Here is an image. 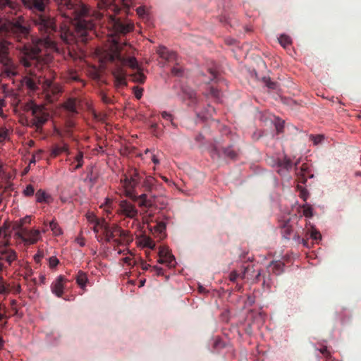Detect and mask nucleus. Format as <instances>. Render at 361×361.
I'll return each instance as SVG.
<instances>
[{
	"label": "nucleus",
	"mask_w": 361,
	"mask_h": 361,
	"mask_svg": "<svg viewBox=\"0 0 361 361\" xmlns=\"http://www.w3.org/2000/svg\"><path fill=\"white\" fill-rule=\"evenodd\" d=\"M320 353L324 355L325 357H331V353L328 350L326 347H323L319 350Z\"/></svg>",
	"instance_id": "obj_56"
},
{
	"label": "nucleus",
	"mask_w": 361,
	"mask_h": 361,
	"mask_svg": "<svg viewBox=\"0 0 361 361\" xmlns=\"http://www.w3.org/2000/svg\"><path fill=\"white\" fill-rule=\"evenodd\" d=\"M277 166L281 169L288 171L293 167V164L290 159L285 156L283 159L278 160Z\"/></svg>",
	"instance_id": "obj_24"
},
{
	"label": "nucleus",
	"mask_w": 361,
	"mask_h": 361,
	"mask_svg": "<svg viewBox=\"0 0 361 361\" xmlns=\"http://www.w3.org/2000/svg\"><path fill=\"white\" fill-rule=\"evenodd\" d=\"M61 77L66 82H68L80 80L77 72L73 69H69V70L62 73Z\"/></svg>",
	"instance_id": "obj_20"
},
{
	"label": "nucleus",
	"mask_w": 361,
	"mask_h": 361,
	"mask_svg": "<svg viewBox=\"0 0 361 361\" xmlns=\"http://www.w3.org/2000/svg\"><path fill=\"white\" fill-rule=\"evenodd\" d=\"M103 221H104V219L99 220V219H96L95 225L93 228V231L96 234H97L99 233V229L101 228V224Z\"/></svg>",
	"instance_id": "obj_51"
},
{
	"label": "nucleus",
	"mask_w": 361,
	"mask_h": 361,
	"mask_svg": "<svg viewBox=\"0 0 361 361\" xmlns=\"http://www.w3.org/2000/svg\"><path fill=\"white\" fill-rule=\"evenodd\" d=\"M43 87L48 94H51L55 96L62 91L61 86L54 82L47 73H44L43 76Z\"/></svg>",
	"instance_id": "obj_12"
},
{
	"label": "nucleus",
	"mask_w": 361,
	"mask_h": 361,
	"mask_svg": "<svg viewBox=\"0 0 361 361\" xmlns=\"http://www.w3.org/2000/svg\"><path fill=\"white\" fill-rule=\"evenodd\" d=\"M139 264L141 269L144 271L148 270V269L151 267L149 264H147L142 259H140L139 262H137L135 260H133V266Z\"/></svg>",
	"instance_id": "obj_40"
},
{
	"label": "nucleus",
	"mask_w": 361,
	"mask_h": 361,
	"mask_svg": "<svg viewBox=\"0 0 361 361\" xmlns=\"http://www.w3.org/2000/svg\"><path fill=\"white\" fill-rule=\"evenodd\" d=\"M51 0H22L25 8L36 14L43 13Z\"/></svg>",
	"instance_id": "obj_10"
},
{
	"label": "nucleus",
	"mask_w": 361,
	"mask_h": 361,
	"mask_svg": "<svg viewBox=\"0 0 361 361\" xmlns=\"http://www.w3.org/2000/svg\"><path fill=\"white\" fill-rule=\"evenodd\" d=\"M297 188L300 191L299 197L302 198L304 201H307L309 196L307 190L300 185H298Z\"/></svg>",
	"instance_id": "obj_34"
},
{
	"label": "nucleus",
	"mask_w": 361,
	"mask_h": 361,
	"mask_svg": "<svg viewBox=\"0 0 361 361\" xmlns=\"http://www.w3.org/2000/svg\"><path fill=\"white\" fill-rule=\"evenodd\" d=\"M153 178L152 177L148 178L145 182H144V187L146 188V190L150 191L152 186L153 185Z\"/></svg>",
	"instance_id": "obj_46"
},
{
	"label": "nucleus",
	"mask_w": 361,
	"mask_h": 361,
	"mask_svg": "<svg viewBox=\"0 0 361 361\" xmlns=\"http://www.w3.org/2000/svg\"><path fill=\"white\" fill-rule=\"evenodd\" d=\"M209 71L212 76V78L211 80H214L216 78L217 72L214 69H209Z\"/></svg>",
	"instance_id": "obj_64"
},
{
	"label": "nucleus",
	"mask_w": 361,
	"mask_h": 361,
	"mask_svg": "<svg viewBox=\"0 0 361 361\" xmlns=\"http://www.w3.org/2000/svg\"><path fill=\"white\" fill-rule=\"evenodd\" d=\"M166 223L163 221H159L157 222V225L154 227V230L156 232L159 233L161 235H162L164 233V231L166 230ZM162 236H160L161 238Z\"/></svg>",
	"instance_id": "obj_32"
},
{
	"label": "nucleus",
	"mask_w": 361,
	"mask_h": 361,
	"mask_svg": "<svg viewBox=\"0 0 361 361\" xmlns=\"http://www.w3.org/2000/svg\"><path fill=\"white\" fill-rule=\"evenodd\" d=\"M159 264H164L169 267H173L176 264L174 256L165 247H161L159 251Z\"/></svg>",
	"instance_id": "obj_13"
},
{
	"label": "nucleus",
	"mask_w": 361,
	"mask_h": 361,
	"mask_svg": "<svg viewBox=\"0 0 361 361\" xmlns=\"http://www.w3.org/2000/svg\"><path fill=\"white\" fill-rule=\"evenodd\" d=\"M35 193V188L32 185H27L25 189L23 190V194L25 196L31 197Z\"/></svg>",
	"instance_id": "obj_37"
},
{
	"label": "nucleus",
	"mask_w": 361,
	"mask_h": 361,
	"mask_svg": "<svg viewBox=\"0 0 361 361\" xmlns=\"http://www.w3.org/2000/svg\"><path fill=\"white\" fill-rule=\"evenodd\" d=\"M63 152H66L68 154H70L68 150V145L67 144L63 143V145H55L51 149L50 156L54 158Z\"/></svg>",
	"instance_id": "obj_19"
},
{
	"label": "nucleus",
	"mask_w": 361,
	"mask_h": 361,
	"mask_svg": "<svg viewBox=\"0 0 361 361\" xmlns=\"http://www.w3.org/2000/svg\"><path fill=\"white\" fill-rule=\"evenodd\" d=\"M108 14L106 15V23L107 28L112 32L113 51L110 54V60L116 63V69L113 72L114 77L117 85L126 86V73L123 69L117 59L112 60L111 57L116 51V45L121 44L123 47V53H125L126 48L131 50V46L126 42H122L116 38L119 35H126L134 29L133 23L127 18L117 16L120 14L121 8L117 4H110L107 8Z\"/></svg>",
	"instance_id": "obj_2"
},
{
	"label": "nucleus",
	"mask_w": 361,
	"mask_h": 361,
	"mask_svg": "<svg viewBox=\"0 0 361 361\" xmlns=\"http://www.w3.org/2000/svg\"><path fill=\"white\" fill-rule=\"evenodd\" d=\"M303 215L306 217H312L313 215V209L311 205L305 204L302 206Z\"/></svg>",
	"instance_id": "obj_30"
},
{
	"label": "nucleus",
	"mask_w": 361,
	"mask_h": 361,
	"mask_svg": "<svg viewBox=\"0 0 361 361\" xmlns=\"http://www.w3.org/2000/svg\"><path fill=\"white\" fill-rule=\"evenodd\" d=\"M209 94L214 97V98L217 99H220V96H221V92L219 91L218 89L214 87H210L209 88Z\"/></svg>",
	"instance_id": "obj_42"
},
{
	"label": "nucleus",
	"mask_w": 361,
	"mask_h": 361,
	"mask_svg": "<svg viewBox=\"0 0 361 361\" xmlns=\"http://www.w3.org/2000/svg\"><path fill=\"white\" fill-rule=\"evenodd\" d=\"M144 245L145 247H147L150 249H154L156 246V244L154 240H152L151 238H147L145 240Z\"/></svg>",
	"instance_id": "obj_45"
},
{
	"label": "nucleus",
	"mask_w": 361,
	"mask_h": 361,
	"mask_svg": "<svg viewBox=\"0 0 361 361\" xmlns=\"http://www.w3.org/2000/svg\"><path fill=\"white\" fill-rule=\"evenodd\" d=\"M10 292L8 286L3 281L0 282V295H7Z\"/></svg>",
	"instance_id": "obj_39"
},
{
	"label": "nucleus",
	"mask_w": 361,
	"mask_h": 361,
	"mask_svg": "<svg viewBox=\"0 0 361 361\" xmlns=\"http://www.w3.org/2000/svg\"><path fill=\"white\" fill-rule=\"evenodd\" d=\"M43 257V254L41 252H38L35 255V260L37 262H39L41 259V258Z\"/></svg>",
	"instance_id": "obj_61"
},
{
	"label": "nucleus",
	"mask_w": 361,
	"mask_h": 361,
	"mask_svg": "<svg viewBox=\"0 0 361 361\" xmlns=\"http://www.w3.org/2000/svg\"><path fill=\"white\" fill-rule=\"evenodd\" d=\"M185 97L190 101L189 104H195L197 101L196 93L193 90H188L184 92Z\"/></svg>",
	"instance_id": "obj_31"
},
{
	"label": "nucleus",
	"mask_w": 361,
	"mask_h": 361,
	"mask_svg": "<svg viewBox=\"0 0 361 361\" xmlns=\"http://www.w3.org/2000/svg\"><path fill=\"white\" fill-rule=\"evenodd\" d=\"M283 264L276 262L272 265V270L276 274H280L283 272Z\"/></svg>",
	"instance_id": "obj_35"
},
{
	"label": "nucleus",
	"mask_w": 361,
	"mask_h": 361,
	"mask_svg": "<svg viewBox=\"0 0 361 361\" xmlns=\"http://www.w3.org/2000/svg\"><path fill=\"white\" fill-rule=\"evenodd\" d=\"M133 90H134L135 97L137 99H140L142 96L143 89L138 87H134Z\"/></svg>",
	"instance_id": "obj_47"
},
{
	"label": "nucleus",
	"mask_w": 361,
	"mask_h": 361,
	"mask_svg": "<svg viewBox=\"0 0 361 361\" xmlns=\"http://www.w3.org/2000/svg\"><path fill=\"white\" fill-rule=\"evenodd\" d=\"M118 1L122 2L123 8L126 9V13H127L128 10L133 6V2L131 0H118Z\"/></svg>",
	"instance_id": "obj_41"
},
{
	"label": "nucleus",
	"mask_w": 361,
	"mask_h": 361,
	"mask_svg": "<svg viewBox=\"0 0 361 361\" xmlns=\"http://www.w3.org/2000/svg\"><path fill=\"white\" fill-rule=\"evenodd\" d=\"M56 1L58 11L66 22L58 31L53 17L44 13L36 14L33 17V23L42 35L36 41L30 37L29 28L23 16L7 23L0 18V33L12 35V38L18 43L16 49L21 54L31 57V61L26 59L23 61L25 66L37 62L35 57L39 55L43 47L56 49V37L70 45L77 42L78 37H80L82 41H86L87 31L94 27V20L105 23L107 8L110 4H116L115 0H99V11H94L80 0Z\"/></svg>",
	"instance_id": "obj_1"
},
{
	"label": "nucleus",
	"mask_w": 361,
	"mask_h": 361,
	"mask_svg": "<svg viewBox=\"0 0 361 361\" xmlns=\"http://www.w3.org/2000/svg\"><path fill=\"white\" fill-rule=\"evenodd\" d=\"M211 153H212V157L213 158L214 157V156H216V157H217V158H219V157H220V156H221V155H220V150H219L218 148H216V147H214V148L212 150Z\"/></svg>",
	"instance_id": "obj_58"
},
{
	"label": "nucleus",
	"mask_w": 361,
	"mask_h": 361,
	"mask_svg": "<svg viewBox=\"0 0 361 361\" xmlns=\"http://www.w3.org/2000/svg\"><path fill=\"white\" fill-rule=\"evenodd\" d=\"M239 274L235 271H233L229 274V279L230 281L234 282L235 280L239 277Z\"/></svg>",
	"instance_id": "obj_55"
},
{
	"label": "nucleus",
	"mask_w": 361,
	"mask_h": 361,
	"mask_svg": "<svg viewBox=\"0 0 361 361\" xmlns=\"http://www.w3.org/2000/svg\"><path fill=\"white\" fill-rule=\"evenodd\" d=\"M157 52L161 59L167 61H173L176 59V53L169 51L164 46L159 47Z\"/></svg>",
	"instance_id": "obj_16"
},
{
	"label": "nucleus",
	"mask_w": 361,
	"mask_h": 361,
	"mask_svg": "<svg viewBox=\"0 0 361 361\" xmlns=\"http://www.w3.org/2000/svg\"><path fill=\"white\" fill-rule=\"evenodd\" d=\"M310 236L312 239H313L315 241H318L322 239V235L319 231H317L316 229H312L310 232Z\"/></svg>",
	"instance_id": "obj_36"
},
{
	"label": "nucleus",
	"mask_w": 361,
	"mask_h": 361,
	"mask_svg": "<svg viewBox=\"0 0 361 361\" xmlns=\"http://www.w3.org/2000/svg\"><path fill=\"white\" fill-rule=\"evenodd\" d=\"M8 135V130L5 127H1L0 128V142H2L4 140H5Z\"/></svg>",
	"instance_id": "obj_38"
},
{
	"label": "nucleus",
	"mask_w": 361,
	"mask_h": 361,
	"mask_svg": "<svg viewBox=\"0 0 361 361\" xmlns=\"http://www.w3.org/2000/svg\"><path fill=\"white\" fill-rule=\"evenodd\" d=\"M136 11L139 16H142L145 13V7L140 6V7L137 8Z\"/></svg>",
	"instance_id": "obj_60"
},
{
	"label": "nucleus",
	"mask_w": 361,
	"mask_h": 361,
	"mask_svg": "<svg viewBox=\"0 0 361 361\" xmlns=\"http://www.w3.org/2000/svg\"><path fill=\"white\" fill-rule=\"evenodd\" d=\"M281 234L286 239H290L293 233V226L290 223V220H285L281 223Z\"/></svg>",
	"instance_id": "obj_17"
},
{
	"label": "nucleus",
	"mask_w": 361,
	"mask_h": 361,
	"mask_svg": "<svg viewBox=\"0 0 361 361\" xmlns=\"http://www.w3.org/2000/svg\"><path fill=\"white\" fill-rule=\"evenodd\" d=\"M35 197L39 203H49L53 200L51 196L42 189L37 191Z\"/></svg>",
	"instance_id": "obj_21"
},
{
	"label": "nucleus",
	"mask_w": 361,
	"mask_h": 361,
	"mask_svg": "<svg viewBox=\"0 0 361 361\" xmlns=\"http://www.w3.org/2000/svg\"><path fill=\"white\" fill-rule=\"evenodd\" d=\"M101 99H102V101L104 104H111L112 102L111 99L107 94H106L105 93H102L101 94Z\"/></svg>",
	"instance_id": "obj_52"
},
{
	"label": "nucleus",
	"mask_w": 361,
	"mask_h": 361,
	"mask_svg": "<svg viewBox=\"0 0 361 361\" xmlns=\"http://www.w3.org/2000/svg\"><path fill=\"white\" fill-rule=\"evenodd\" d=\"M31 216H26L23 219H20L18 221H16L13 224V230L16 231L26 229V225L30 224L31 223Z\"/></svg>",
	"instance_id": "obj_18"
},
{
	"label": "nucleus",
	"mask_w": 361,
	"mask_h": 361,
	"mask_svg": "<svg viewBox=\"0 0 361 361\" xmlns=\"http://www.w3.org/2000/svg\"><path fill=\"white\" fill-rule=\"evenodd\" d=\"M87 281L88 279L86 274L82 271H79L76 276V282L78 284V286L80 288H83L85 286Z\"/></svg>",
	"instance_id": "obj_26"
},
{
	"label": "nucleus",
	"mask_w": 361,
	"mask_h": 361,
	"mask_svg": "<svg viewBox=\"0 0 361 361\" xmlns=\"http://www.w3.org/2000/svg\"><path fill=\"white\" fill-rule=\"evenodd\" d=\"M279 42L284 48L289 46L292 42L290 37L286 35H281L279 38Z\"/></svg>",
	"instance_id": "obj_29"
},
{
	"label": "nucleus",
	"mask_w": 361,
	"mask_h": 361,
	"mask_svg": "<svg viewBox=\"0 0 361 361\" xmlns=\"http://www.w3.org/2000/svg\"><path fill=\"white\" fill-rule=\"evenodd\" d=\"M15 235L20 239L25 245L35 244L41 239L40 231L38 229H24L16 231Z\"/></svg>",
	"instance_id": "obj_9"
},
{
	"label": "nucleus",
	"mask_w": 361,
	"mask_h": 361,
	"mask_svg": "<svg viewBox=\"0 0 361 361\" xmlns=\"http://www.w3.org/2000/svg\"><path fill=\"white\" fill-rule=\"evenodd\" d=\"M123 261L125 263L128 264L129 266H131V265H133V259L129 257H126L123 259Z\"/></svg>",
	"instance_id": "obj_63"
},
{
	"label": "nucleus",
	"mask_w": 361,
	"mask_h": 361,
	"mask_svg": "<svg viewBox=\"0 0 361 361\" xmlns=\"http://www.w3.org/2000/svg\"><path fill=\"white\" fill-rule=\"evenodd\" d=\"M157 128H158V125L156 123H153L150 126L151 130L153 131L154 135L156 136H158V133L157 132Z\"/></svg>",
	"instance_id": "obj_59"
},
{
	"label": "nucleus",
	"mask_w": 361,
	"mask_h": 361,
	"mask_svg": "<svg viewBox=\"0 0 361 361\" xmlns=\"http://www.w3.org/2000/svg\"><path fill=\"white\" fill-rule=\"evenodd\" d=\"M140 180V176L135 168L130 169L127 173L123 175L121 181L125 188L126 196L133 202H138V205L141 208L151 209L157 207V197L154 195H149L144 193L136 195L133 194V190L137 186Z\"/></svg>",
	"instance_id": "obj_3"
},
{
	"label": "nucleus",
	"mask_w": 361,
	"mask_h": 361,
	"mask_svg": "<svg viewBox=\"0 0 361 361\" xmlns=\"http://www.w3.org/2000/svg\"><path fill=\"white\" fill-rule=\"evenodd\" d=\"M152 271H154L157 276L164 275V270L161 267L154 266L152 267Z\"/></svg>",
	"instance_id": "obj_54"
},
{
	"label": "nucleus",
	"mask_w": 361,
	"mask_h": 361,
	"mask_svg": "<svg viewBox=\"0 0 361 361\" xmlns=\"http://www.w3.org/2000/svg\"><path fill=\"white\" fill-rule=\"evenodd\" d=\"M133 52V49L131 47V50L126 48L125 53H123V47L121 44L116 45V51L112 56V60L117 59L121 65L126 66L135 71L129 75L130 78L134 82L142 84L146 80V76L142 73V69L138 65V63L135 56H130Z\"/></svg>",
	"instance_id": "obj_4"
},
{
	"label": "nucleus",
	"mask_w": 361,
	"mask_h": 361,
	"mask_svg": "<svg viewBox=\"0 0 361 361\" xmlns=\"http://www.w3.org/2000/svg\"><path fill=\"white\" fill-rule=\"evenodd\" d=\"M49 263L50 268H54L59 264V261L56 257H51L49 259Z\"/></svg>",
	"instance_id": "obj_49"
},
{
	"label": "nucleus",
	"mask_w": 361,
	"mask_h": 361,
	"mask_svg": "<svg viewBox=\"0 0 361 361\" xmlns=\"http://www.w3.org/2000/svg\"><path fill=\"white\" fill-rule=\"evenodd\" d=\"M221 151L226 158L230 159L235 160L238 157V153L231 146L222 147Z\"/></svg>",
	"instance_id": "obj_23"
},
{
	"label": "nucleus",
	"mask_w": 361,
	"mask_h": 361,
	"mask_svg": "<svg viewBox=\"0 0 361 361\" xmlns=\"http://www.w3.org/2000/svg\"><path fill=\"white\" fill-rule=\"evenodd\" d=\"M101 229L103 231L106 243L112 242L114 247L121 245V240L118 238H115L118 236V234L122 233L121 227L116 224L109 226L105 221H103L101 224Z\"/></svg>",
	"instance_id": "obj_8"
},
{
	"label": "nucleus",
	"mask_w": 361,
	"mask_h": 361,
	"mask_svg": "<svg viewBox=\"0 0 361 361\" xmlns=\"http://www.w3.org/2000/svg\"><path fill=\"white\" fill-rule=\"evenodd\" d=\"M17 258L16 252L11 249H6L1 251V255L0 256V263L4 266V262H6L8 265H11Z\"/></svg>",
	"instance_id": "obj_15"
},
{
	"label": "nucleus",
	"mask_w": 361,
	"mask_h": 361,
	"mask_svg": "<svg viewBox=\"0 0 361 361\" xmlns=\"http://www.w3.org/2000/svg\"><path fill=\"white\" fill-rule=\"evenodd\" d=\"M49 227L55 235H59L62 233L61 230L59 226V224L54 221H51L49 223Z\"/></svg>",
	"instance_id": "obj_33"
},
{
	"label": "nucleus",
	"mask_w": 361,
	"mask_h": 361,
	"mask_svg": "<svg viewBox=\"0 0 361 361\" xmlns=\"http://www.w3.org/2000/svg\"><path fill=\"white\" fill-rule=\"evenodd\" d=\"M77 106H78V102H77V99L75 98L68 99L64 104L65 108L68 111H70L73 114L78 113Z\"/></svg>",
	"instance_id": "obj_22"
},
{
	"label": "nucleus",
	"mask_w": 361,
	"mask_h": 361,
	"mask_svg": "<svg viewBox=\"0 0 361 361\" xmlns=\"http://www.w3.org/2000/svg\"><path fill=\"white\" fill-rule=\"evenodd\" d=\"M266 85L272 90L276 89V83L275 82L271 81L270 80L266 81Z\"/></svg>",
	"instance_id": "obj_57"
},
{
	"label": "nucleus",
	"mask_w": 361,
	"mask_h": 361,
	"mask_svg": "<svg viewBox=\"0 0 361 361\" xmlns=\"http://www.w3.org/2000/svg\"><path fill=\"white\" fill-rule=\"evenodd\" d=\"M311 137L314 145L320 143L324 138L322 135H311Z\"/></svg>",
	"instance_id": "obj_48"
},
{
	"label": "nucleus",
	"mask_w": 361,
	"mask_h": 361,
	"mask_svg": "<svg viewBox=\"0 0 361 361\" xmlns=\"http://www.w3.org/2000/svg\"><path fill=\"white\" fill-rule=\"evenodd\" d=\"M25 111H30L33 118L31 121L32 126H35L37 130L42 128V126L48 120V114H47L44 108L36 104L32 101L27 102L23 108Z\"/></svg>",
	"instance_id": "obj_7"
},
{
	"label": "nucleus",
	"mask_w": 361,
	"mask_h": 361,
	"mask_svg": "<svg viewBox=\"0 0 361 361\" xmlns=\"http://www.w3.org/2000/svg\"><path fill=\"white\" fill-rule=\"evenodd\" d=\"M84 154L82 152L79 151L77 155L74 157V160L77 162V164L74 166L73 170L76 171L80 169L84 164Z\"/></svg>",
	"instance_id": "obj_27"
},
{
	"label": "nucleus",
	"mask_w": 361,
	"mask_h": 361,
	"mask_svg": "<svg viewBox=\"0 0 361 361\" xmlns=\"http://www.w3.org/2000/svg\"><path fill=\"white\" fill-rule=\"evenodd\" d=\"M6 307L4 304L0 302V322L6 318Z\"/></svg>",
	"instance_id": "obj_43"
},
{
	"label": "nucleus",
	"mask_w": 361,
	"mask_h": 361,
	"mask_svg": "<svg viewBox=\"0 0 361 361\" xmlns=\"http://www.w3.org/2000/svg\"><path fill=\"white\" fill-rule=\"evenodd\" d=\"M68 281V280L64 276H58L51 285V292L57 297L61 298L63 293L64 285Z\"/></svg>",
	"instance_id": "obj_14"
},
{
	"label": "nucleus",
	"mask_w": 361,
	"mask_h": 361,
	"mask_svg": "<svg viewBox=\"0 0 361 361\" xmlns=\"http://www.w3.org/2000/svg\"><path fill=\"white\" fill-rule=\"evenodd\" d=\"M118 213L126 218L133 219L137 218L138 210L136 209L135 204L126 200H123L119 202Z\"/></svg>",
	"instance_id": "obj_11"
},
{
	"label": "nucleus",
	"mask_w": 361,
	"mask_h": 361,
	"mask_svg": "<svg viewBox=\"0 0 361 361\" xmlns=\"http://www.w3.org/2000/svg\"><path fill=\"white\" fill-rule=\"evenodd\" d=\"M276 129L278 133H280L283 131V123H278L276 125Z\"/></svg>",
	"instance_id": "obj_62"
},
{
	"label": "nucleus",
	"mask_w": 361,
	"mask_h": 361,
	"mask_svg": "<svg viewBox=\"0 0 361 361\" xmlns=\"http://www.w3.org/2000/svg\"><path fill=\"white\" fill-rule=\"evenodd\" d=\"M22 54L23 56L21 57L20 62L25 68H29V70L27 71V75L25 76L23 78V82L29 90L32 91H35L37 89L38 83L43 84V80H42V78L44 76L43 72L44 71V68L39 62V55H36V56L35 57L37 61L36 63H33L32 65L29 66H25L23 61L25 59L29 61H31V57L24 54Z\"/></svg>",
	"instance_id": "obj_6"
},
{
	"label": "nucleus",
	"mask_w": 361,
	"mask_h": 361,
	"mask_svg": "<svg viewBox=\"0 0 361 361\" xmlns=\"http://www.w3.org/2000/svg\"><path fill=\"white\" fill-rule=\"evenodd\" d=\"M6 37H12L9 33H0V64L4 76L12 78L18 74V65L8 56V45Z\"/></svg>",
	"instance_id": "obj_5"
},
{
	"label": "nucleus",
	"mask_w": 361,
	"mask_h": 361,
	"mask_svg": "<svg viewBox=\"0 0 361 361\" xmlns=\"http://www.w3.org/2000/svg\"><path fill=\"white\" fill-rule=\"evenodd\" d=\"M161 114V117L164 119H165L166 121H170L171 122V124L173 126H174V123H173V116L171 114H169L166 111H162Z\"/></svg>",
	"instance_id": "obj_50"
},
{
	"label": "nucleus",
	"mask_w": 361,
	"mask_h": 361,
	"mask_svg": "<svg viewBox=\"0 0 361 361\" xmlns=\"http://www.w3.org/2000/svg\"><path fill=\"white\" fill-rule=\"evenodd\" d=\"M10 235L7 234L6 229H0V247L3 248L9 245Z\"/></svg>",
	"instance_id": "obj_25"
},
{
	"label": "nucleus",
	"mask_w": 361,
	"mask_h": 361,
	"mask_svg": "<svg viewBox=\"0 0 361 361\" xmlns=\"http://www.w3.org/2000/svg\"><path fill=\"white\" fill-rule=\"evenodd\" d=\"M171 74L177 77L181 76L183 74V69L181 68V67L174 66L171 69Z\"/></svg>",
	"instance_id": "obj_44"
},
{
	"label": "nucleus",
	"mask_w": 361,
	"mask_h": 361,
	"mask_svg": "<svg viewBox=\"0 0 361 361\" xmlns=\"http://www.w3.org/2000/svg\"><path fill=\"white\" fill-rule=\"evenodd\" d=\"M308 167L307 164H302L300 167V172L298 173V178L299 182L302 183H305L307 181V178L305 177V172L307 171Z\"/></svg>",
	"instance_id": "obj_28"
},
{
	"label": "nucleus",
	"mask_w": 361,
	"mask_h": 361,
	"mask_svg": "<svg viewBox=\"0 0 361 361\" xmlns=\"http://www.w3.org/2000/svg\"><path fill=\"white\" fill-rule=\"evenodd\" d=\"M122 233L118 234V236L120 238L119 240L122 241L128 240V233L121 228Z\"/></svg>",
	"instance_id": "obj_53"
}]
</instances>
